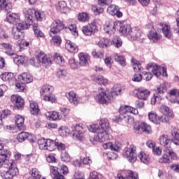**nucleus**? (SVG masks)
<instances>
[{
	"instance_id": "obj_22",
	"label": "nucleus",
	"mask_w": 179,
	"mask_h": 179,
	"mask_svg": "<svg viewBox=\"0 0 179 179\" xmlns=\"http://www.w3.org/2000/svg\"><path fill=\"white\" fill-rule=\"evenodd\" d=\"M79 64L81 66H87L90 61V55L87 53L80 52L78 54Z\"/></svg>"
},
{
	"instance_id": "obj_28",
	"label": "nucleus",
	"mask_w": 179,
	"mask_h": 179,
	"mask_svg": "<svg viewBox=\"0 0 179 179\" xmlns=\"http://www.w3.org/2000/svg\"><path fill=\"white\" fill-rule=\"evenodd\" d=\"M104 31L110 36L114 34L115 33V23L113 21L108 22L104 27Z\"/></svg>"
},
{
	"instance_id": "obj_4",
	"label": "nucleus",
	"mask_w": 179,
	"mask_h": 179,
	"mask_svg": "<svg viewBox=\"0 0 179 179\" xmlns=\"http://www.w3.org/2000/svg\"><path fill=\"white\" fill-rule=\"evenodd\" d=\"M146 69L149 71V72H152L156 78H159L161 75H162V76H167V71H166V69L157 66L156 63L148 64Z\"/></svg>"
},
{
	"instance_id": "obj_32",
	"label": "nucleus",
	"mask_w": 179,
	"mask_h": 179,
	"mask_svg": "<svg viewBox=\"0 0 179 179\" xmlns=\"http://www.w3.org/2000/svg\"><path fill=\"white\" fill-rule=\"evenodd\" d=\"M57 10L61 13H66L68 11V7L66 6V2L65 1H60L56 4Z\"/></svg>"
},
{
	"instance_id": "obj_45",
	"label": "nucleus",
	"mask_w": 179,
	"mask_h": 179,
	"mask_svg": "<svg viewBox=\"0 0 179 179\" xmlns=\"http://www.w3.org/2000/svg\"><path fill=\"white\" fill-rule=\"evenodd\" d=\"M30 108L31 114H32V115H37L40 111V109H38V105L33 101H30Z\"/></svg>"
},
{
	"instance_id": "obj_12",
	"label": "nucleus",
	"mask_w": 179,
	"mask_h": 179,
	"mask_svg": "<svg viewBox=\"0 0 179 179\" xmlns=\"http://www.w3.org/2000/svg\"><path fill=\"white\" fill-rule=\"evenodd\" d=\"M160 111L163 114L161 116L162 118V122H169L170 118L173 117V111L166 105H162L160 107Z\"/></svg>"
},
{
	"instance_id": "obj_54",
	"label": "nucleus",
	"mask_w": 179,
	"mask_h": 179,
	"mask_svg": "<svg viewBox=\"0 0 179 179\" xmlns=\"http://www.w3.org/2000/svg\"><path fill=\"white\" fill-rule=\"evenodd\" d=\"M50 42L52 43V44H53V45L58 47L59 45H61V43H62V39L61 38V36L56 35L52 37Z\"/></svg>"
},
{
	"instance_id": "obj_34",
	"label": "nucleus",
	"mask_w": 179,
	"mask_h": 179,
	"mask_svg": "<svg viewBox=\"0 0 179 179\" xmlns=\"http://www.w3.org/2000/svg\"><path fill=\"white\" fill-rule=\"evenodd\" d=\"M131 29H131V25L129 24H121L119 31L123 36H126V37H128Z\"/></svg>"
},
{
	"instance_id": "obj_38",
	"label": "nucleus",
	"mask_w": 179,
	"mask_h": 179,
	"mask_svg": "<svg viewBox=\"0 0 179 179\" xmlns=\"http://www.w3.org/2000/svg\"><path fill=\"white\" fill-rule=\"evenodd\" d=\"M45 115L48 117V118H49V120H51L52 121H57L62 118V115H59L58 112L55 111L52 113L48 112Z\"/></svg>"
},
{
	"instance_id": "obj_20",
	"label": "nucleus",
	"mask_w": 179,
	"mask_h": 179,
	"mask_svg": "<svg viewBox=\"0 0 179 179\" xmlns=\"http://www.w3.org/2000/svg\"><path fill=\"white\" fill-rule=\"evenodd\" d=\"M137 97L139 100L146 101L149 99V96H150V91L146 88H138L137 90Z\"/></svg>"
},
{
	"instance_id": "obj_61",
	"label": "nucleus",
	"mask_w": 179,
	"mask_h": 179,
	"mask_svg": "<svg viewBox=\"0 0 179 179\" xmlns=\"http://www.w3.org/2000/svg\"><path fill=\"white\" fill-rule=\"evenodd\" d=\"M56 75L57 77L60 78V79H65V76H66V71L62 69H58Z\"/></svg>"
},
{
	"instance_id": "obj_63",
	"label": "nucleus",
	"mask_w": 179,
	"mask_h": 179,
	"mask_svg": "<svg viewBox=\"0 0 179 179\" xmlns=\"http://www.w3.org/2000/svg\"><path fill=\"white\" fill-rule=\"evenodd\" d=\"M138 157L142 163H144L145 164H148V163H149V157H148V155H146V154L141 153L138 155Z\"/></svg>"
},
{
	"instance_id": "obj_29",
	"label": "nucleus",
	"mask_w": 179,
	"mask_h": 179,
	"mask_svg": "<svg viewBox=\"0 0 179 179\" xmlns=\"http://www.w3.org/2000/svg\"><path fill=\"white\" fill-rule=\"evenodd\" d=\"M1 46L2 48H4V50H6V54H7V55H10V57H16V54L14 50H12V45L3 43H1Z\"/></svg>"
},
{
	"instance_id": "obj_25",
	"label": "nucleus",
	"mask_w": 179,
	"mask_h": 179,
	"mask_svg": "<svg viewBox=\"0 0 179 179\" xmlns=\"http://www.w3.org/2000/svg\"><path fill=\"white\" fill-rule=\"evenodd\" d=\"M162 27V30L163 34L166 37V38H171L173 36V32L171 31V28L167 24L160 23Z\"/></svg>"
},
{
	"instance_id": "obj_23",
	"label": "nucleus",
	"mask_w": 179,
	"mask_h": 179,
	"mask_svg": "<svg viewBox=\"0 0 179 179\" xmlns=\"http://www.w3.org/2000/svg\"><path fill=\"white\" fill-rule=\"evenodd\" d=\"M103 147L104 149H110V150L118 152L122 148V145L120 142H115V144H113V143H103Z\"/></svg>"
},
{
	"instance_id": "obj_46",
	"label": "nucleus",
	"mask_w": 179,
	"mask_h": 179,
	"mask_svg": "<svg viewBox=\"0 0 179 179\" xmlns=\"http://www.w3.org/2000/svg\"><path fill=\"white\" fill-rule=\"evenodd\" d=\"M114 59L116 62H117V64H120V65H121L122 66H125V65H127V61L123 56L116 54L114 55Z\"/></svg>"
},
{
	"instance_id": "obj_36",
	"label": "nucleus",
	"mask_w": 179,
	"mask_h": 179,
	"mask_svg": "<svg viewBox=\"0 0 179 179\" xmlns=\"http://www.w3.org/2000/svg\"><path fill=\"white\" fill-rule=\"evenodd\" d=\"M15 118L17 129L20 131H22V129H23V125H24V117H23L22 115H17L15 117Z\"/></svg>"
},
{
	"instance_id": "obj_58",
	"label": "nucleus",
	"mask_w": 179,
	"mask_h": 179,
	"mask_svg": "<svg viewBox=\"0 0 179 179\" xmlns=\"http://www.w3.org/2000/svg\"><path fill=\"white\" fill-rule=\"evenodd\" d=\"M169 94L172 99H177L179 96V90L172 89L169 91Z\"/></svg>"
},
{
	"instance_id": "obj_7",
	"label": "nucleus",
	"mask_w": 179,
	"mask_h": 179,
	"mask_svg": "<svg viewBox=\"0 0 179 179\" xmlns=\"http://www.w3.org/2000/svg\"><path fill=\"white\" fill-rule=\"evenodd\" d=\"M8 171L1 173V177L3 179H13L15 176L19 174V169L15 163H9Z\"/></svg>"
},
{
	"instance_id": "obj_55",
	"label": "nucleus",
	"mask_w": 179,
	"mask_h": 179,
	"mask_svg": "<svg viewBox=\"0 0 179 179\" xmlns=\"http://www.w3.org/2000/svg\"><path fill=\"white\" fill-rule=\"evenodd\" d=\"M11 57L13 58L14 62H16V64L18 65H20V64L23 65L24 64V61H26V58L23 56H19L16 55V56Z\"/></svg>"
},
{
	"instance_id": "obj_9",
	"label": "nucleus",
	"mask_w": 179,
	"mask_h": 179,
	"mask_svg": "<svg viewBox=\"0 0 179 179\" xmlns=\"http://www.w3.org/2000/svg\"><path fill=\"white\" fill-rule=\"evenodd\" d=\"M85 130L80 124H76L72 127L71 134L73 139L77 142H82L85 139Z\"/></svg>"
},
{
	"instance_id": "obj_56",
	"label": "nucleus",
	"mask_w": 179,
	"mask_h": 179,
	"mask_svg": "<svg viewBox=\"0 0 179 179\" xmlns=\"http://www.w3.org/2000/svg\"><path fill=\"white\" fill-rule=\"evenodd\" d=\"M127 179H139L138 173L133 171H127Z\"/></svg>"
},
{
	"instance_id": "obj_62",
	"label": "nucleus",
	"mask_w": 179,
	"mask_h": 179,
	"mask_svg": "<svg viewBox=\"0 0 179 179\" xmlns=\"http://www.w3.org/2000/svg\"><path fill=\"white\" fill-rule=\"evenodd\" d=\"M1 10H4L6 13H12V6L6 3L1 7Z\"/></svg>"
},
{
	"instance_id": "obj_18",
	"label": "nucleus",
	"mask_w": 179,
	"mask_h": 179,
	"mask_svg": "<svg viewBox=\"0 0 179 179\" xmlns=\"http://www.w3.org/2000/svg\"><path fill=\"white\" fill-rule=\"evenodd\" d=\"M108 13L112 16H116L117 17H122V12L120 11L118 6L111 4L108 7Z\"/></svg>"
},
{
	"instance_id": "obj_24",
	"label": "nucleus",
	"mask_w": 179,
	"mask_h": 179,
	"mask_svg": "<svg viewBox=\"0 0 179 179\" xmlns=\"http://www.w3.org/2000/svg\"><path fill=\"white\" fill-rule=\"evenodd\" d=\"M66 96L71 104H73V106H78V103H79V98L76 96V93H75V92L70 91L66 94Z\"/></svg>"
},
{
	"instance_id": "obj_48",
	"label": "nucleus",
	"mask_w": 179,
	"mask_h": 179,
	"mask_svg": "<svg viewBox=\"0 0 179 179\" xmlns=\"http://www.w3.org/2000/svg\"><path fill=\"white\" fill-rule=\"evenodd\" d=\"M29 138H30V134L24 131L20 133L17 136V140L18 141V142H20V143L24 142V141H26V139H29Z\"/></svg>"
},
{
	"instance_id": "obj_2",
	"label": "nucleus",
	"mask_w": 179,
	"mask_h": 179,
	"mask_svg": "<svg viewBox=\"0 0 179 179\" xmlns=\"http://www.w3.org/2000/svg\"><path fill=\"white\" fill-rule=\"evenodd\" d=\"M69 171L68 166L65 165L59 167L50 166V175L54 179H64V176L68 174Z\"/></svg>"
},
{
	"instance_id": "obj_43",
	"label": "nucleus",
	"mask_w": 179,
	"mask_h": 179,
	"mask_svg": "<svg viewBox=\"0 0 179 179\" xmlns=\"http://www.w3.org/2000/svg\"><path fill=\"white\" fill-rule=\"evenodd\" d=\"M162 99H163V95L154 93L153 96L151 99L152 106H155V104H160Z\"/></svg>"
},
{
	"instance_id": "obj_21",
	"label": "nucleus",
	"mask_w": 179,
	"mask_h": 179,
	"mask_svg": "<svg viewBox=\"0 0 179 179\" xmlns=\"http://www.w3.org/2000/svg\"><path fill=\"white\" fill-rule=\"evenodd\" d=\"M20 20L19 14L16 13H9L6 14V21L10 24H17Z\"/></svg>"
},
{
	"instance_id": "obj_41",
	"label": "nucleus",
	"mask_w": 179,
	"mask_h": 179,
	"mask_svg": "<svg viewBox=\"0 0 179 179\" xmlns=\"http://www.w3.org/2000/svg\"><path fill=\"white\" fill-rule=\"evenodd\" d=\"M12 35L15 40H19V38H22L23 37V32L19 30L16 27H12Z\"/></svg>"
},
{
	"instance_id": "obj_53",
	"label": "nucleus",
	"mask_w": 179,
	"mask_h": 179,
	"mask_svg": "<svg viewBox=\"0 0 179 179\" xmlns=\"http://www.w3.org/2000/svg\"><path fill=\"white\" fill-rule=\"evenodd\" d=\"M112 45H115L116 48H120L122 45V40L119 36H115L112 39Z\"/></svg>"
},
{
	"instance_id": "obj_35",
	"label": "nucleus",
	"mask_w": 179,
	"mask_h": 179,
	"mask_svg": "<svg viewBox=\"0 0 179 179\" xmlns=\"http://www.w3.org/2000/svg\"><path fill=\"white\" fill-rule=\"evenodd\" d=\"M92 80H94L98 85H103V86H107L108 85V80L104 77H97L96 76H92Z\"/></svg>"
},
{
	"instance_id": "obj_1",
	"label": "nucleus",
	"mask_w": 179,
	"mask_h": 179,
	"mask_svg": "<svg viewBox=\"0 0 179 179\" xmlns=\"http://www.w3.org/2000/svg\"><path fill=\"white\" fill-rule=\"evenodd\" d=\"M90 132L96 133L94 136L93 140L95 142H106L108 139V134L107 131L101 130L99 124H91L88 128Z\"/></svg>"
},
{
	"instance_id": "obj_3",
	"label": "nucleus",
	"mask_w": 179,
	"mask_h": 179,
	"mask_svg": "<svg viewBox=\"0 0 179 179\" xmlns=\"http://www.w3.org/2000/svg\"><path fill=\"white\" fill-rule=\"evenodd\" d=\"M19 80L22 83H17L15 85V89L17 92H23L26 87V84L31 83V82H33V76L28 73H22L20 75Z\"/></svg>"
},
{
	"instance_id": "obj_42",
	"label": "nucleus",
	"mask_w": 179,
	"mask_h": 179,
	"mask_svg": "<svg viewBox=\"0 0 179 179\" xmlns=\"http://www.w3.org/2000/svg\"><path fill=\"white\" fill-rule=\"evenodd\" d=\"M99 125L101 127V131H108V129H110V122H108V120L106 118L100 120Z\"/></svg>"
},
{
	"instance_id": "obj_47",
	"label": "nucleus",
	"mask_w": 179,
	"mask_h": 179,
	"mask_svg": "<svg viewBox=\"0 0 179 179\" xmlns=\"http://www.w3.org/2000/svg\"><path fill=\"white\" fill-rule=\"evenodd\" d=\"M60 159L62 162H64V163H69L71 162V155L66 150L62 151Z\"/></svg>"
},
{
	"instance_id": "obj_14",
	"label": "nucleus",
	"mask_w": 179,
	"mask_h": 179,
	"mask_svg": "<svg viewBox=\"0 0 179 179\" xmlns=\"http://www.w3.org/2000/svg\"><path fill=\"white\" fill-rule=\"evenodd\" d=\"M65 27V24L64 22L59 20H55L50 25V31L53 34H57V33H59L61 30Z\"/></svg>"
},
{
	"instance_id": "obj_50",
	"label": "nucleus",
	"mask_w": 179,
	"mask_h": 179,
	"mask_svg": "<svg viewBox=\"0 0 179 179\" xmlns=\"http://www.w3.org/2000/svg\"><path fill=\"white\" fill-rule=\"evenodd\" d=\"M11 152L8 149L1 150L0 157L3 160H9L10 159Z\"/></svg>"
},
{
	"instance_id": "obj_17",
	"label": "nucleus",
	"mask_w": 179,
	"mask_h": 179,
	"mask_svg": "<svg viewBox=\"0 0 179 179\" xmlns=\"http://www.w3.org/2000/svg\"><path fill=\"white\" fill-rule=\"evenodd\" d=\"M82 31L85 36H92V34L97 31V26L93 23L89 24L83 27Z\"/></svg>"
},
{
	"instance_id": "obj_15",
	"label": "nucleus",
	"mask_w": 179,
	"mask_h": 179,
	"mask_svg": "<svg viewBox=\"0 0 179 179\" xmlns=\"http://www.w3.org/2000/svg\"><path fill=\"white\" fill-rule=\"evenodd\" d=\"M11 101L15 104L17 110H22L24 107V99L19 95H13L11 96Z\"/></svg>"
},
{
	"instance_id": "obj_27",
	"label": "nucleus",
	"mask_w": 179,
	"mask_h": 179,
	"mask_svg": "<svg viewBox=\"0 0 179 179\" xmlns=\"http://www.w3.org/2000/svg\"><path fill=\"white\" fill-rule=\"evenodd\" d=\"M65 48L69 51V52H78L79 51V49L78 48V46H76V44L73 43L72 41L68 40L66 42L65 44Z\"/></svg>"
},
{
	"instance_id": "obj_37",
	"label": "nucleus",
	"mask_w": 179,
	"mask_h": 179,
	"mask_svg": "<svg viewBox=\"0 0 179 179\" xmlns=\"http://www.w3.org/2000/svg\"><path fill=\"white\" fill-rule=\"evenodd\" d=\"M31 24H33L31 22L24 20V21L18 23L15 27L22 31V30H27Z\"/></svg>"
},
{
	"instance_id": "obj_39",
	"label": "nucleus",
	"mask_w": 179,
	"mask_h": 179,
	"mask_svg": "<svg viewBox=\"0 0 179 179\" xmlns=\"http://www.w3.org/2000/svg\"><path fill=\"white\" fill-rule=\"evenodd\" d=\"M171 141L175 145H179V130L173 129L171 131Z\"/></svg>"
},
{
	"instance_id": "obj_57",
	"label": "nucleus",
	"mask_w": 179,
	"mask_h": 179,
	"mask_svg": "<svg viewBox=\"0 0 179 179\" xmlns=\"http://www.w3.org/2000/svg\"><path fill=\"white\" fill-rule=\"evenodd\" d=\"M58 149V150H62V152H64V150H66L65 149H66V146L65 145V144L59 142V141L58 139L55 140V149Z\"/></svg>"
},
{
	"instance_id": "obj_33",
	"label": "nucleus",
	"mask_w": 179,
	"mask_h": 179,
	"mask_svg": "<svg viewBox=\"0 0 179 179\" xmlns=\"http://www.w3.org/2000/svg\"><path fill=\"white\" fill-rule=\"evenodd\" d=\"M148 37L153 43H157V41L160 40V35H159V34H157V32L155 29H152L149 32Z\"/></svg>"
},
{
	"instance_id": "obj_13",
	"label": "nucleus",
	"mask_w": 179,
	"mask_h": 179,
	"mask_svg": "<svg viewBox=\"0 0 179 179\" xmlns=\"http://www.w3.org/2000/svg\"><path fill=\"white\" fill-rule=\"evenodd\" d=\"M131 106H122L119 109V113L123 115L125 121H127L128 124H132L134 122V118L129 117V114H131Z\"/></svg>"
},
{
	"instance_id": "obj_31",
	"label": "nucleus",
	"mask_w": 179,
	"mask_h": 179,
	"mask_svg": "<svg viewBox=\"0 0 179 179\" xmlns=\"http://www.w3.org/2000/svg\"><path fill=\"white\" fill-rule=\"evenodd\" d=\"M36 10H32L31 8H28L25 11V20L33 24V20L34 19Z\"/></svg>"
},
{
	"instance_id": "obj_19",
	"label": "nucleus",
	"mask_w": 179,
	"mask_h": 179,
	"mask_svg": "<svg viewBox=\"0 0 179 179\" xmlns=\"http://www.w3.org/2000/svg\"><path fill=\"white\" fill-rule=\"evenodd\" d=\"M0 78L3 82H8L10 86H12L16 82V78H15L13 73H3L0 76Z\"/></svg>"
},
{
	"instance_id": "obj_44",
	"label": "nucleus",
	"mask_w": 179,
	"mask_h": 179,
	"mask_svg": "<svg viewBox=\"0 0 179 179\" xmlns=\"http://www.w3.org/2000/svg\"><path fill=\"white\" fill-rule=\"evenodd\" d=\"M131 62L133 64L134 72H142V71H143L142 66L141 65V64H139V62H138V60L135 59H131Z\"/></svg>"
},
{
	"instance_id": "obj_51",
	"label": "nucleus",
	"mask_w": 179,
	"mask_h": 179,
	"mask_svg": "<svg viewBox=\"0 0 179 179\" xmlns=\"http://www.w3.org/2000/svg\"><path fill=\"white\" fill-rule=\"evenodd\" d=\"M33 30L34 31V34L36 37H44V33L40 30V28L38 27V24L34 23L33 25Z\"/></svg>"
},
{
	"instance_id": "obj_64",
	"label": "nucleus",
	"mask_w": 179,
	"mask_h": 179,
	"mask_svg": "<svg viewBox=\"0 0 179 179\" xmlns=\"http://www.w3.org/2000/svg\"><path fill=\"white\" fill-rule=\"evenodd\" d=\"M104 62L108 68L111 69V66H113V59L110 56H106Z\"/></svg>"
},
{
	"instance_id": "obj_40",
	"label": "nucleus",
	"mask_w": 179,
	"mask_h": 179,
	"mask_svg": "<svg viewBox=\"0 0 179 179\" xmlns=\"http://www.w3.org/2000/svg\"><path fill=\"white\" fill-rule=\"evenodd\" d=\"M45 148L43 150H49V152H52L55 150V141L51 139H47L46 144H45Z\"/></svg>"
},
{
	"instance_id": "obj_49",
	"label": "nucleus",
	"mask_w": 179,
	"mask_h": 179,
	"mask_svg": "<svg viewBox=\"0 0 179 179\" xmlns=\"http://www.w3.org/2000/svg\"><path fill=\"white\" fill-rule=\"evenodd\" d=\"M166 92H167V86H166V84L162 83L157 87L155 93L157 94L164 96V93H166Z\"/></svg>"
},
{
	"instance_id": "obj_5",
	"label": "nucleus",
	"mask_w": 179,
	"mask_h": 179,
	"mask_svg": "<svg viewBox=\"0 0 179 179\" xmlns=\"http://www.w3.org/2000/svg\"><path fill=\"white\" fill-rule=\"evenodd\" d=\"M54 92V87L51 85H43L41 90V94L43 96V99L45 101H50V103H55V98L52 95Z\"/></svg>"
},
{
	"instance_id": "obj_30",
	"label": "nucleus",
	"mask_w": 179,
	"mask_h": 179,
	"mask_svg": "<svg viewBox=\"0 0 179 179\" xmlns=\"http://www.w3.org/2000/svg\"><path fill=\"white\" fill-rule=\"evenodd\" d=\"M170 139H169V136L162 135L159 137V143L162 146H164L166 149H170Z\"/></svg>"
},
{
	"instance_id": "obj_52",
	"label": "nucleus",
	"mask_w": 179,
	"mask_h": 179,
	"mask_svg": "<svg viewBox=\"0 0 179 179\" xmlns=\"http://www.w3.org/2000/svg\"><path fill=\"white\" fill-rule=\"evenodd\" d=\"M41 62L43 65V66H50L52 64V60H51V56L50 55H45L43 59L41 60Z\"/></svg>"
},
{
	"instance_id": "obj_16",
	"label": "nucleus",
	"mask_w": 179,
	"mask_h": 179,
	"mask_svg": "<svg viewBox=\"0 0 179 179\" xmlns=\"http://www.w3.org/2000/svg\"><path fill=\"white\" fill-rule=\"evenodd\" d=\"M141 36H142V31L138 28H133L131 29L127 38L130 41H135L141 38Z\"/></svg>"
},
{
	"instance_id": "obj_6",
	"label": "nucleus",
	"mask_w": 179,
	"mask_h": 179,
	"mask_svg": "<svg viewBox=\"0 0 179 179\" xmlns=\"http://www.w3.org/2000/svg\"><path fill=\"white\" fill-rule=\"evenodd\" d=\"M177 159V154L171 148H165L164 154L159 159V163H171L172 160Z\"/></svg>"
},
{
	"instance_id": "obj_10",
	"label": "nucleus",
	"mask_w": 179,
	"mask_h": 179,
	"mask_svg": "<svg viewBox=\"0 0 179 179\" xmlns=\"http://www.w3.org/2000/svg\"><path fill=\"white\" fill-rule=\"evenodd\" d=\"M111 96L107 94L106 90L103 88L98 90V94L96 96V100L101 104H108Z\"/></svg>"
},
{
	"instance_id": "obj_26",
	"label": "nucleus",
	"mask_w": 179,
	"mask_h": 179,
	"mask_svg": "<svg viewBox=\"0 0 179 179\" xmlns=\"http://www.w3.org/2000/svg\"><path fill=\"white\" fill-rule=\"evenodd\" d=\"M148 118L151 122L156 124V125L160 124V122H163V118H162V116L157 115V114L154 112H150L148 114Z\"/></svg>"
},
{
	"instance_id": "obj_11",
	"label": "nucleus",
	"mask_w": 179,
	"mask_h": 179,
	"mask_svg": "<svg viewBox=\"0 0 179 179\" xmlns=\"http://www.w3.org/2000/svg\"><path fill=\"white\" fill-rule=\"evenodd\" d=\"M134 132L136 134H150V126L145 122H136L134 124Z\"/></svg>"
},
{
	"instance_id": "obj_8",
	"label": "nucleus",
	"mask_w": 179,
	"mask_h": 179,
	"mask_svg": "<svg viewBox=\"0 0 179 179\" xmlns=\"http://www.w3.org/2000/svg\"><path fill=\"white\" fill-rule=\"evenodd\" d=\"M123 155L130 163H135L136 162V147L131 145L125 148Z\"/></svg>"
},
{
	"instance_id": "obj_60",
	"label": "nucleus",
	"mask_w": 179,
	"mask_h": 179,
	"mask_svg": "<svg viewBox=\"0 0 179 179\" xmlns=\"http://www.w3.org/2000/svg\"><path fill=\"white\" fill-rule=\"evenodd\" d=\"M47 143V139L44 138H41L38 140V145L39 146V148L42 150H44L45 149V144Z\"/></svg>"
},
{
	"instance_id": "obj_59",
	"label": "nucleus",
	"mask_w": 179,
	"mask_h": 179,
	"mask_svg": "<svg viewBox=\"0 0 179 179\" xmlns=\"http://www.w3.org/2000/svg\"><path fill=\"white\" fill-rule=\"evenodd\" d=\"M78 20L80 22H87L89 20V14L87 13H81L78 16Z\"/></svg>"
}]
</instances>
